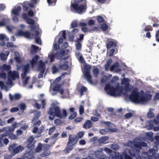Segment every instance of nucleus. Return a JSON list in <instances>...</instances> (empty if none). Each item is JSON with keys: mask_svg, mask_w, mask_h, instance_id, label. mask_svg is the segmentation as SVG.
<instances>
[{"mask_svg": "<svg viewBox=\"0 0 159 159\" xmlns=\"http://www.w3.org/2000/svg\"><path fill=\"white\" fill-rule=\"evenodd\" d=\"M39 58V56L37 55H36L33 57L32 60L30 61V63L32 67H34L37 64L38 60Z\"/></svg>", "mask_w": 159, "mask_h": 159, "instance_id": "15", "label": "nucleus"}, {"mask_svg": "<svg viewBox=\"0 0 159 159\" xmlns=\"http://www.w3.org/2000/svg\"><path fill=\"white\" fill-rule=\"evenodd\" d=\"M145 97V99L146 102L149 100L152 97V95L151 94H147L144 95Z\"/></svg>", "mask_w": 159, "mask_h": 159, "instance_id": "58", "label": "nucleus"}, {"mask_svg": "<svg viewBox=\"0 0 159 159\" xmlns=\"http://www.w3.org/2000/svg\"><path fill=\"white\" fill-rule=\"evenodd\" d=\"M139 92L137 89H134L129 95L130 100L133 102L138 103L139 98Z\"/></svg>", "mask_w": 159, "mask_h": 159, "instance_id": "6", "label": "nucleus"}, {"mask_svg": "<svg viewBox=\"0 0 159 159\" xmlns=\"http://www.w3.org/2000/svg\"><path fill=\"white\" fill-rule=\"evenodd\" d=\"M32 49L31 50L30 52L32 54L36 53L38 51L39 48L38 47L34 45H32Z\"/></svg>", "mask_w": 159, "mask_h": 159, "instance_id": "26", "label": "nucleus"}, {"mask_svg": "<svg viewBox=\"0 0 159 159\" xmlns=\"http://www.w3.org/2000/svg\"><path fill=\"white\" fill-rule=\"evenodd\" d=\"M30 79L29 77H27L25 80L23 82V86H25L27 84Z\"/></svg>", "mask_w": 159, "mask_h": 159, "instance_id": "61", "label": "nucleus"}, {"mask_svg": "<svg viewBox=\"0 0 159 159\" xmlns=\"http://www.w3.org/2000/svg\"><path fill=\"white\" fill-rule=\"evenodd\" d=\"M2 69L7 71H9L11 69V66L9 65L4 64L2 66Z\"/></svg>", "mask_w": 159, "mask_h": 159, "instance_id": "33", "label": "nucleus"}, {"mask_svg": "<svg viewBox=\"0 0 159 159\" xmlns=\"http://www.w3.org/2000/svg\"><path fill=\"white\" fill-rule=\"evenodd\" d=\"M106 45L107 49H110L111 48H115L117 46V44L112 41H109L106 42Z\"/></svg>", "mask_w": 159, "mask_h": 159, "instance_id": "14", "label": "nucleus"}, {"mask_svg": "<svg viewBox=\"0 0 159 159\" xmlns=\"http://www.w3.org/2000/svg\"><path fill=\"white\" fill-rule=\"evenodd\" d=\"M6 132L2 134L3 136L6 137L9 136L11 138L15 139L16 138L15 135L13 134V132L14 131V129H12L10 126H7L4 127L2 129V131H5Z\"/></svg>", "mask_w": 159, "mask_h": 159, "instance_id": "4", "label": "nucleus"}, {"mask_svg": "<svg viewBox=\"0 0 159 159\" xmlns=\"http://www.w3.org/2000/svg\"><path fill=\"white\" fill-rule=\"evenodd\" d=\"M100 29L102 31H106L108 28V25L106 24H102L101 25Z\"/></svg>", "mask_w": 159, "mask_h": 159, "instance_id": "28", "label": "nucleus"}, {"mask_svg": "<svg viewBox=\"0 0 159 159\" xmlns=\"http://www.w3.org/2000/svg\"><path fill=\"white\" fill-rule=\"evenodd\" d=\"M153 30V28L152 26L150 25H147L146 26L144 29L145 31L148 32L149 31H152Z\"/></svg>", "mask_w": 159, "mask_h": 159, "instance_id": "37", "label": "nucleus"}, {"mask_svg": "<svg viewBox=\"0 0 159 159\" xmlns=\"http://www.w3.org/2000/svg\"><path fill=\"white\" fill-rule=\"evenodd\" d=\"M34 138L32 136H30L28 139L27 146V147L28 148L33 149L34 148V144L35 143V141L34 140Z\"/></svg>", "mask_w": 159, "mask_h": 159, "instance_id": "9", "label": "nucleus"}, {"mask_svg": "<svg viewBox=\"0 0 159 159\" xmlns=\"http://www.w3.org/2000/svg\"><path fill=\"white\" fill-rule=\"evenodd\" d=\"M69 62L67 61H65L64 63L60 65L59 66L60 69L64 70H67L69 68Z\"/></svg>", "mask_w": 159, "mask_h": 159, "instance_id": "16", "label": "nucleus"}, {"mask_svg": "<svg viewBox=\"0 0 159 159\" xmlns=\"http://www.w3.org/2000/svg\"><path fill=\"white\" fill-rule=\"evenodd\" d=\"M115 88L113 86H112L109 91L108 92V94L111 95L114 97L116 96V93L115 91Z\"/></svg>", "mask_w": 159, "mask_h": 159, "instance_id": "22", "label": "nucleus"}, {"mask_svg": "<svg viewBox=\"0 0 159 159\" xmlns=\"http://www.w3.org/2000/svg\"><path fill=\"white\" fill-rule=\"evenodd\" d=\"M38 70L40 71V74L43 76L45 70V64L41 60L39 61Z\"/></svg>", "mask_w": 159, "mask_h": 159, "instance_id": "8", "label": "nucleus"}, {"mask_svg": "<svg viewBox=\"0 0 159 159\" xmlns=\"http://www.w3.org/2000/svg\"><path fill=\"white\" fill-rule=\"evenodd\" d=\"M29 155V153H26L25 155L26 156V157L24 159H34V157L33 155H32L31 156H28Z\"/></svg>", "mask_w": 159, "mask_h": 159, "instance_id": "50", "label": "nucleus"}, {"mask_svg": "<svg viewBox=\"0 0 159 159\" xmlns=\"http://www.w3.org/2000/svg\"><path fill=\"white\" fill-rule=\"evenodd\" d=\"M155 139L156 140L155 142L154 143L158 145L159 144V136L158 135H156L155 137Z\"/></svg>", "mask_w": 159, "mask_h": 159, "instance_id": "64", "label": "nucleus"}, {"mask_svg": "<svg viewBox=\"0 0 159 159\" xmlns=\"http://www.w3.org/2000/svg\"><path fill=\"white\" fill-rule=\"evenodd\" d=\"M61 122V120L58 119H56L54 121V123L56 125H60Z\"/></svg>", "mask_w": 159, "mask_h": 159, "instance_id": "54", "label": "nucleus"}, {"mask_svg": "<svg viewBox=\"0 0 159 159\" xmlns=\"http://www.w3.org/2000/svg\"><path fill=\"white\" fill-rule=\"evenodd\" d=\"M146 102V101L145 99V97H144V95H142L141 97H139L138 103H143V102Z\"/></svg>", "mask_w": 159, "mask_h": 159, "instance_id": "36", "label": "nucleus"}, {"mask_svg": "<svg viewBox=\"0 0 159 159\" xmlns=\"http://www.w3.org/2000/svg\"><path fill=\"white\" fill-rule=\"evenodd\" d=\"M91 69V66L89 65L85 66L84 69V74L86 78L87 81L90 84H93L92 76L90 74V70Z\"/></svg>", "mask_w": 159, "mask_h": 159, "instance_id": "5", "label": "nucleus"}, {"mask_svg": "<svg viewBox=\"0 0 159 159\" xmlns=\"http://www.w3.org/2000/svg\"><path fill=\"white\" fill-rule=\"evenodd\" d=\"M147 116L149 118H152L154 117V115L152 112L150 111L147 113Z\"/></svg>", "mask_w": 159, "mask_h": 159, "instance_id": "48", "label": "nucleus"}, {"mask_svg": "<svg viewBox=\"0 0 159 159\" xmlns=\"http://www.w3.org/2000/svg\"><path fill=\"white\" fill-rule=\"evenodd\" d=\"M75 55L79 61L82 63L84 62V60L82 55H80V52L79 51H76Z\"/></svg>", "mask_w": 159, "mask_h": 159, "instance_id": "18", "label": "nucleus"}, {"mask_svg": "<svg viewBox=\"0 0 159 159\" xmlns=\"http://www.w3.org/2000/svg\"><path fill=\"white\" fill-rule=\"evenodd\" d=\"M77 115V113L76 112H73L72 114H71L68 117V119L69 120H72Z\"/></svg>", "mask_w": 159, "mask_h": 159, "instance_id": "43", "label": "nucleus"}, {"mask_svg": "<svg viewBox=\"0 0 159 159\" xmlns=\"http://www.w3.org/2000/svg\"><path fill=\"white\" fill-rule=\"evenodd\" d=\"M75 47L77 50L78 51L80 50L82 48V44L79 41H76Z\"/></svg>", "mask_w": 159, "mask_h": 159, "instance_id": "27", "label": "nucleus"}, {"mask_svg": "<svg viewBox=\"0 0 159 159\" xmlns=\"http://www.w3.org/2000/svg\"><path fill=\"white\" fill-rule=\"evenodd\" d=\"M57 0H47V2L49 6H52L55 5Z\"/></svg>", "mask_w": 159, "mask_h": 159, "instance_id": "32", "label": "nucleus"}, {"mask_svg": "<svg viewBox=\"0 0 159 159\" xmlns=\"http://www.w3.org/2000/svg\"><path fill=\"white\" fill-rule=\"evenodd\" d=\"M108 136L102 137L99 139V142L100 143H103L106 140L108 139Z\"/></svg>", "mask_w": 159, "mask_h": 159, "instance_id": "41", "label": "nucleus"}, {"mask_svg": "<svg viewBox=\"0 0 159 159\" xmlns=\"http://www.w3.org/2000/svg\"><path fill=\"white\" fill-rule=\"evenodd\" d=\"M93 76L97 78L98 77L99 70L97 68H95L93 69Z\"/></svg>", "mask_w": 159, "mask_h": 159, "instance_id": "24", "label": "nucleus"}, {"mask_svg": "<svg viewBox=\"0 0 159 159\" xmlns=\"http://www.w3.org/2000/svg\"><path fill=\"white\" fill-rule=\"evenodd\" d=\"M77 137L75 135L70 134L69 136L68 141L67 143V145L73 143L74 145L77 142L78 140L76 139Z\"/></svg>", "mask_w": 159, "mask_h": 159, "instance_id": "10", "label": "nucleus"}, {"mask_svg": "<svg viewBox=\"0 0 159 159\" xmlns=\"http://www.w3.org/2000/svg\"><path fill=\"white\" fill-rule=\"evenodd\" d=\"M147 135L148 136L149 138V139L151 140L152 141L154 140V138L152 137V134L151 133H147Z\"/></svg>", "mask_w": 159, "mask_h": 159, "instance_id": "47", "label": "nucleus"}, {"mask_svg": "<svg viewBox=\"0 0 159 159\" xmlns=\"http://www.w3.org/2000/svg\"><path fill=\"white\" fill-rule=\"evenodd\" d=\"M71 27L73 28L77 27L78 26V23L76 21L72 22L71 23Z\"/></svg>", "mask_w": 159, "mask_h": 159, "instance_id": "51", "label": "nucleus"}, {"mask_svg": "<svg viewBox=\"0 0 159 159\" xmlns=\"http://www.w3.org/2000/svg\"><path fill=\"white\" fill-rule=\"evenodd\" d=\"M30 68V65L29 64H27L26 65H25L23 67V70H24V71L25 72H28L29 69Z\"/></svg>", "mask_w": 159, "mask_h": 159, "instance_id": "40", "label": "nucleus"}, {"mask_svg": "<svg viewBox=\"0 0 159 159\" xmlns=\"http://www.w3.org/2000/svg\"><path fill=\"white\" fill-rule=\"evenodd\" d=\"M115 89L116 96H119L122 92V89L120 87L115 88Z\"/></svg>", "mask_w": 159, "mask_h": 159, "instance_id": "31", "label": "nucleus"}, {"mask_svg": "<svg viewBox=\"0 0 159 159\" xmlns=\"http://www.w3.org/2000/svg\"><path fill=\"white\" fill-rule=\"evenodd\" d=\"M92 123L90 120H87L83 125V127L85 129H89L92 127Z\"/></svg>", "mask_w": 159, "mask_h": 159, "instance_id": "19", "label": "nucleus"}, {"mask_svg": "<svg viewBox=\"0 0 159 159\" xmlns=\"http://www.w3.org/2000/svg\"><path fill=\"white\" fill-rule=\"evenodd\" d=\"M65 50H62L60 52L58 51L55 53V58L57 60L60 59L66 55Z\"/></svg>", "mask_w": 159, "mask_h": 159, "instance_id": "12", "label": "nucleus"}, {"mask_svg": "<svg viewBox=\"0 0 159 159\" xmlns=\"http://www.w3.org/2000/svg\"><path fill=\"white\" fill-rule=\"evenodd\" d=\"M0 76L2 79L5 80L7 77V74L5 72L2 71L0 73Z\"/></svg>", "mask_w": 159, "mask_h": 159, "instance_id": "44", "label": "nucleus"}, {"mask_svg": "<svg viewBox=\"0 0 159 159\" xmlns=\"http://www.w3.org/2000/svg\"><path fill=\"white\" fill-rule=\"evenodd\" d=\"M84 112V109L83 106L81 105L79 108V113L80 115H81Z\"/></svg>", "mask_w": 159, "mask_h": 159, "instance_id": "53", "label": "nucleus"}, {"mask_svg": "<svg viewBox=\"0 0 159 159\" xmlns=\"http://www.w3.org/2000/svg\"><path fill=\"white\" fill-rule=\"evenodd\" d=\"M74 145L72 144L70 145L66 148V152L68 153L70 151L72 150L73 148V146Z\"/></svg>", "mask_w": 159, "mask_h": 159, "instance_id": "39", "label": "nucleus"}, {"mask_svg": "<svg viewBox=\"0 0 159 159\" xmlns=\"http://www.w3.org/2000/svg\"><path fill=\"white\" fill-rule=\"evenodd\" d=\"M8 76L12 79H15L17 76V74L15 72H12L11 71H9L8 73Z\"/></svg>", "mask_w": 159, "mask_h": 159, "instance_id": "23", "label": "nucleus"}, {"mask_svg": "<svg viewBox=\"0 0 159 159\" xmlns=\"http://www.w3.org/2000/svg\"><path fill=\"white\" fill-rule=\"evenodd\" d=\"M43 148V145L42 144L39 143L38 144V146L35 149L36 151L38 152L41 151Z\"/></svg>", "mask_w": 159, "mask_h": 159, "instance_id": "38", "label": "nucleus"}, {"mask_svg": "<svg viewBox=\"0 0 159 159\" xmlns=\"http://www.w3.org/2000/svg\"><path fill=\"white\" fill-rule=\"evenodd\" d=\"M119 66V64L118 62H116L114 63L110 67V70L111 71H113L114 69Z\"/></svg>", "mask_w": 159, "mask_h": 159, "instance_id": "30", "label": "nucleus"}, {"mask_svg": "<svg viewBox=\"0 0 159 159\" xmlns=\"http://www.w3.org/2000/svg\"><path fill=\"white\" fill-rule=\"evenodd\" d=\"M15 144H13L11 145L9 147V149L10 150H13V151L11 153V154L13 156L16 153H18L21 149V146H19L15 148Z\"/></svg>", "mask_w": 159, "mask_h": 159, "instance_id": "7", "label": "nucleus"}, {"mask_svg": "<svg viewBox=\"0 0 159 159\" xmlns=\"http://www.w3.org/2000/svg\"><path fill=\"white\" fill-rule=\"evenodd\" d=\"M87 91V89L84 86H82L81 88L79 90V92L80 93V96H82L84 94V93L85 92Z\"/></svg>", "mask_w": 159, "mask_h": 159, "instance_id": "29", "label": "nucleus"}, {"mask_svg": "<svg viewBox=\"0 0 159 159\" xmlns=\"http://www.w3.org/2000/svg\"><path fill=\"white\" fill-rule=\"evenodd\" d=\"M26 21L27 23L30 25L29 27L30 28L31 30H34L35 29L36 26L35 25V21L34 20L30 18H28L26 20Z\"/></svg>", "mask_w": 159, "mask_h": 159, "instance_id": "11", "label": "nucleus"}, {"mask_svg": "<svg viewBox=\"0 0 159 159\" xmlns=\"http://www.w3.org/2000/svg\"><path fill=\"white\" fill-rule=\"evenodd\" d=\"M111 148L113 150L116 151L119 149L120 147L117 144H113L111 145Z\"/></svg>", "mask_w": 159, "mask_h": 159, "instance_id": "34", "label": "nucleus"}, {"mask_svg": "<svg viewBox=\"0 0 159 159\" xmlns=\"http://www.w3.org/2000/svg\"><path fill=\"white\" fill-rule=\"evenodd\" d=\"M21 98V95L20 94L16 93L14 94L13 96L10 93L9 94V98L11 101H12L13 100H18Z\"/></svg>", "mask_w": 159, "mask_h": 159, "instance_id": "13", "label": "nucleus"}, {"mask_svg": "<svg viewBox=\"0 0 159 159\" xmlns=\"http://www.w3.org/2000/svg\"><path fill=\"white\" fill-rule=\"evenodd\" d=\"M58 71V70L55 66L54 65L52 67V72L53 74L56 73Z\"/></svg>", "mask_w": 159, "mask_h": 159, "instance_id": "57", "label": "nucleus"}, {"mask_svg": "<svg viewBox=\"0 0 159 159\" xmlns=\"http://www.w3.org/2000/svg\"><path fill=\"white\" fill-rule=\"evenodd\" d=\"M120 155L116 153V152H113L110 154L109 159H119Z\"/></svg>", "mask_w": 159, "mask_h": 159, "instance_id": "17", "label": "nucleus"}, {"mask_svg": "<svg viewBox=\"0 0 159 159\" xmlns=\"http://www.w3.org/2000/svg\"><path fill=\"white\" fill-rule=\"evenodd\" d=\"M112 86H111V85L108 84H107L106 85L104 89L106 91H108V92H109Z\"/></svg>", "mask_w": 159, "mask_h": 159, "instance_id": "59", "label": "nucleus"}, {"mask_svg": "<svg viewBox=\"0 0 159 159\" xmlns=\"http://www.w3.org/2000/svg\"><path fill=\"white\" fill-rule=\"evenodd\" d=\"M55 57V53H52L49 56V57L50 59V61L51 62H53L54 61Z\"/></svg>", "mask_w": 159, "mask_h": 159, "instance_id": "49", "label": "nucleus"}, {"mask_svg": "<svg viewBox=\"0 0 159 159\" xmlns=\"http://www.w3.org/2000/svg\"><path fill=\"white\" fill-rule=\"evenodd\" d=\"M112 63V60L109 59L107 61L106 63L104 65L105 70L106 71L108 70L109 67Z\"/></svg>", "mask_w": 159, "mask_h": 159, "instance_id": "25", "label": "nucleus"}, {"mask_svg": "<svg viewBox=\"0 0 159 159\" xmlns=\"http://www.w3.org/2000/svg\"><path fill=\"white\" fill-rule=\"evenodd\" d=\"M133 116V114L131 113H126L125 116V117L126 119H129L131 117H132Z\"/></svg>", "mask_w": 159, "mask_h": 159, "instance_id": "62", "label": "nucleus"}, {"mask_svg": "<svg viewBox=\"0 0 159 159\" xmlns=\"http://www.w3.org/2000/svg\"><path fill=\"white\" fill-rule=\"evenodd\" d=\"M129 154L133 157H135L136 159H151L152 158L151 155H149L148 152H143L140 156L141 151L139 149L133 148L129 151Z\"/></svg>", "mask_w": 159, "mask_h": 159, "instance_id": "3", "label": "nucleus"}, {"mask_svg": "<svg viewBox=\"0 0 159 159\" xmlns=\"http://www.w3.org/2000/svg\"><path fill=\"white\" fill-rule=\"evenodd\" d=\"M24 32L22 30H19L17 33V35L19 36H23Z\"/></svg>", "mask_w": 159, "mask_h": 159, "instance_id": "45", "label": "nucleus"}, {"mask_svg": "<svg viewBox=\"0 0 159 159\" xmlns=\"http://www.w3.org/2000/svg\"><path fill=\"white\" fill-rule=\"evenodd\" d=\"M61 87V85L59 84H57L55 85L53 88V91H58Z\"/></svg>", "mask_w": 159, "mask_h": 159, "instance_id": "35", "label": "nucleus"}, {"mask_svg": "<svg viewBox=\"0 0 159 159\" xmlns=\"http://www.w3.org/2000/svg\"><path fill=\"white\" fill-rule=\"evenodd\" d=\"M19 110V108L17 107H14L12 108L10 110V111L11 113L16 112Z\"/></svg>", "mask_w": 159, "mask_h": 159, "instance_id": "52", "label": "nucleus"}, {"mask_svg": "<svg viewBox=\"0 0 159 159\" xmlns=\"http://www.w3.org/2000/svg\"><path fill=\"white\" fill-rule=\"evenodd\" d=\"M31 34L29 31L24 32V37L27 38H30Z\"/></svg>", "mask_w": 159, "mask_h": 159, "instance_id": "42", "label": "nucleus"}, {"mask_svg": "<svg viewBox=\"0 0 159 159\" xmlns=\"http://www.w3.org/2000/svg\"><path fill=\"white\" fill-rule=\"evenodd\" d=\"M81 30L83 32L86 33L88 31H89L90 32H91V31H92L93 30H89V28H88L86 27H84L82 28Z\"/></svg>", "mask_w": 159, "mask_h": 159, "instance_id": "55", "label": "nucleus"}, {"mask_svg": "<svg viewBox=\"0 0 159 159\" xmlns=\"http://www.w3.org/2000/svg\"><path fill=\"white\" fill-rule=\"evenodd\" d=\"M84 134V131H80L77 134V138H81Z\"/></svg>", "mask_w": 159, "mask_h": 159, "instance_id": "56", "label": "nucleus"}, {"mask_svg": "<svg viewBox=\"0 0 159 159\" xmlns=\"http://www.w3.org/2000/svg\"><path fill=\"white\" fill-rule=\"evenodd\" d=\"M97 20L99 23L102 22L104 21L103 17L100 16H97Z\"/></svg>", "mask_w": 159, "mask_h": 159, "instance_id": "46", "label": "nucleus"}, {"mask_svg": "<svg viewBox=\"0 0 159 159\" xmlns=\"http://www.w3.org/2000/svg\"><path fill=\"white\" fill-rule=\"evenodd\" d=\"M19 107L20 110H24L26 108V105L24 103H22L19 105Z\"/></svg>", "mask_w": 159, "mask_h": 159, "instance_id": "60", "label": "nucleus"}, {"mask_svg": "<svg viewBox=\"0 0 159 159\" xmlns=\"http://www.w3.org/2000/svg\"><path fill=\"white\" fill-rule=\"evenodd\" d=\"M159 30H158L157 31V32H156V34L155 35L156 41L158 42H159Z\"/></svg>", "mask_w": 159, "mask_h": 159, "instance_id": "63", "label": "nucleus"}, {"mask_svg": "<svg viewBox=\"0 0 159 159\" xmlns=\"http://www.w3.org/2000/svg\"><path fill=\"white\" fill-rule=\"evenodd\" d=\"M47 113L49 116V119L51 120H53L55 116L61 118L62 117L60 107L55 104L49 108L47 110Z\"/></svg>", "mask_w": 159, "mask_h": 159, "instance_id": "1", "label": "nucleus"}, {"mask_svg": "<svg viewBox=\"0 0 159 159\" xmlns=\"http://www.w3.org/2000/svg\"><path fill=\"white\" fill-rule=\"evenodd\" d=\"M84 0H74V2L71 3L70 5V11L74 13L81 14L86 9L85 4L79 5L78 3L82 2Z\"/></svg>", "mask_w": 159, "mask_h": 159, "instance_id": "2", "label": "nucleus"}, {"mask_svg": "<svg viewBox=\"0 0 159 159\" xmlns=\"http://www.w3.org/2000/svg\"><path fill=\"white\" fill-rule=\"evenodd\" d=\"M21 10V8L20 6H18L16 8L14 9L12 11L13 14L16 16H19L20 12Z\"/></svg>", "mask_w": 159, "mask_h": 159, "instance_id": "20", "label": "nucleus"}, {"mask_svg": "<svg viewBox=\"0 0 159 159\" xmlns=\"http://www.w3.org/2000/svg\"><path fill=\"white\" fill-rule=\"evenodd\" d=\"M41 114V113L40 111H38L36 112L33 117L32 122L34 123L36 122L39 119V117L40 116Z\"/></svg>", "mask_w": 159, "mask_h": 159, "instance_id": "21", "label": "nucleus"}]
</instances>
